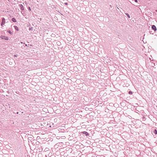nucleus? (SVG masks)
Returning a JSON list of instances; mask_svg holds the SVG:
<instances>
[{
	"instance_id": "nucleus-1",
	"label": "nucleus",
	"mask_w": 157,
	"mask_h": 157,
	"mask_svg": "<svg viewBox=\"0 0 157 157\" xmlns=\"http://www.w3.org/2000/svg\"><path fill=\"white\" fill-rule=\"evenodd\" d=\"M0 38L3 40H9V38L8 37L5 36H0Z\"/></svg>"
},
{
	"instance_id": "nucleus-19",
	"label": "nucleus",
	"mask_w": 157,
	"mask_h": 157,
	"mask_svg": "<svg viewBox=\"0 0 157 157\" xmlns=\"http://www.w3.org/2000/svg\"><path fill=\"white\" fill-rule=\"evenodd\" d=\"M85 109H86V110H87V109L86 108Z\"/></svg>"
},
{
	"instance_id": "nucleus-23",
	"label": "nucleus",
	"mask_w": 157,
	"mask_h": 157,
	"mask_svg": "<svg viewBox=\"0 0 157 157\" xmlns=\"http://www.w3.org/2000/svg\"><path fill=\"white\" fill-rule=\"evenodd\" d=\"M15 56H16V57H17V55H15Z\"/></svg>"
},
{
	"instance_id": "nucleus-27",
	"label": "nucleus",
	"mask_w": 157,
	"mask_h": 157,
	"mask_svg": "<svg viewBox=\"0 0 157 157\" xmlns=\"http://www.w3.org/2000/svg\"><path fill=\"white\" fill-rule=\"evenodd\" d=\"M8 1H9V0H8Z\"/></svg>"
},
{
	"instance_id": "nucleus-13",
	"label": "nucleus",
	"mask_w": 157,
	"mask_h": 157,
	"mask_svg": "<svg viewBox=\"0 0 157 157\" xmlns=\"http://www.w3.org/2000/svg\"><path fill=\"white\" fill-rule=\"evenodd\" d=\"M43 150V148H42V147H41V149H40V151H42Z\"/></svg>"
},
{
	"instance_id": "nucleus-21",
	"label": "nucleus",
	"mask_w": 157,
	"mask_h": 157,
	"mask_svg": "<svg viewBox=\"0 0 157 157\" xmlns=\"http://www.w3.org/2000/svg\"><path fill=\"white\" fill-rule=\"evenodd\" d=\"M150 34H151V32H150Z\"/></svg>"
},
{
	"instance_id": "nucleus-8",
	"label": "nucleus",
	"mask_w": 157,
	"mask_h": 157,
	"mask_svg": "<svg viewBox=\"0 0 157 157\" xmlns=\"http://www.w3.org/2000/svg\"><path fill=\"white\" fill-rule=\"evenodd\" d=\"M154 133L155 134H157V131L156 129H155L154 131Z\"/></svg>"
},
{
	"instance_id": "nucleus-15",
	"label": "nucleus",
	"mask_w": 157,
	"mask_h": 157,
	"mask_svg": "<svg viewBox=\"0 0 157 157\" xmlns=\"http://www.w3.org/2000/svg\"><path fill=\"white\" fill-rule=\"evenodd\" d=\"M135 2H138V0H135Z\"/></svg>"
},
{
	"instance_id": "nucleus-6",
	"label": "nucleus",
	"mask_w": 157,
	"mask_h": 157,
	"mask_svg": "<svg viewBox=\"0 0 157 157\" xmlns=\"http://www.w3.org/2000/svg\"><path fill=\"white\" fill-rule=\"evenodd\" d=\"M13 27L17 31L19 30V28L17 26L14 25Z\"/></svg>"
},
{
	"instance_id": "nucleus-24",
	"label": "nucleus",
	"mask_w": 157,
	"mask_h": 157,
	"mask_svg": "<svg viewBox=\"0 0 157 157\" xmlns=\"http://www.w3.org/2000/svg\"><path fill=\"white\" fill-rule=\"evenodd\" d=\"M90 109H90V111H91V110H91V109H92V108H91Z\"/></svg>"
},
{
	"instance_id": "nucleus-22",
	"label": "nucleus",
	"mask_w": 157,
	"mask_h": 157,
	"mask_svg": "<svg viewBox=\"0 0 157 157\" xmlns=\"http://www.w3.org/2000/svg\"><path fill=\"white\" fill-rule=\"evenodd\" d=\"M30 46H33L31 44H30Z\"/></svg>"
},
{
	"instance_id": "nucleus-14",
	"label": "nucleus",
	"mask_w": 157,
	"mask_h": 157,
	"mask_svg": "<svg viewBox=\"0 0 157 157\" xmlns=\"http://www.w3.org/2000/svg\"><path fill=\"white\" fill-rule=\"evenodd\" d=\"M28 9L30 11H31V8H30V7H29L28 8Z\"/></svg>"
},
{
	"instance_id": "nucleus-18",
	"label": "nucleus",
	"mask_w": 157,
	"mask_h": 157,
	"mask_svg": "<svg viewBox=\"0 0 157 157\" xmlns=\"http://www.w3.org/2000/svg\"><path fill=\"white\" fill-rule=\"evenodd\" d=\"M85 109H86V110H87V109L86 108Z\"/></svg>"
},
{
	"instance_id": "nucleus-5",
	"label": "nucleus",
	"mask_w": 157,
	"mask_h": 157,
	"mask_svg": "<svg viewBox=\"0 0 157 157\" xmlns=\"http://www.w3.org/2000/svg\"><path fill=\"white\" fill-rule=\"evenodd\" d=\"M82 133L86 135V136H88L89 135V133L86 132L84 131Z\"/></svg>"
},
{
	"instance_id": "nucleus-11",
	"label": "nucleus",
	"mask_w": 157,
	"mask_h": 157,
	"mask_svg": "<svg viewBox=\"0 0 157 157\" xmlns=\"http://www.w3.org/2000/svg\"><path fill=\"white\" fill-rule=\"evenodd\" d=\"M128 94H132V92L131 91H129L128 92Z\"/></svg>"
},
{
	"instance_id": "nucleus-25",
	"label": "nucleus",
	"mask_w": 157,
	"mask_h": 157,
	"mask_svg": "<svg viewBox=\"0 0 157 157\" xmlns=\"http://www.w3.org/2000/svg\"><path fill=\"white\" fill-rule=\"evenodd\" d=\"M90 109H90V111H91V110H91V109H92V108H91Z\"/></svg>"
},
{
	"instance_id": "nucleus-9",
	"label": "nucleus",
	"mask_w": 157,
	"mask_h": 157,
	"mask_svg": "<svg viewBox=\"0 0 157 157\" xmlns=\"http://www.w3.org/2000/svg\"><path fill=\"white\" fill-rule=\"evenodd\" d=\"M125 14L127 16V17H128V18H130V17L129 15V14L128 13H126Z\"/></svg>"
},
{
	"instance_id": "nucleus-16",
	"label": "nucleus",
	"mask_w": 157,
	"mask_h": 157,
	"mask_svg": "<svg viewBox=\"0 0 157 157\" xmlns=\"http://www.w3.org/2000/svg\"><path fill=\"white\" fill-rule=\"evenodd\" d=\"M65 5H67V2H66V3H65Z\"/></svg>"
},
{
	"instance_id": "nucleus-2",
	"label": "nucleus",
	"mask_w": 157,
	"mask_h": 157,
	"mask_svg": "<svg viewBox=\"0 0 157 157\" xmlns=\"http://www.w3.org/2000/svg\"><path fill=\"white\" fill-rule=\"evenodd\" d=\"M6 23L5 19L3 17L2 18V22L1 23V26H2L3 25H4Z\"/></svg>"
},
{
	"instance_id": "nucleus-4",
	"label": "nucleus",
	"mask_w": 157,
	"mask_h": 157,
	"mask_svg": "<svg viewBox=\"0 0 157 157\" xmlns=\"http://www.w3.org/2000/svg\"><path fill=\"white\" fill-rule=\"evenodd\" d=\"M19 6L21 10H24V8L22 5L19 4Z\"/></svg>"
},
{
	"instance_id": "nucleus-7",
	"label": "nucleus",
	"mask_w": 157,
	"mask_h": 157,
	"mask_svg": "<svg viewBox=\"0 0 157 157\" xmlns=\"http://www.w3.org/2000/svg\"><path fill=\"white\" fill-rule=\"evenodd\" d=\"M12 21L13 22H16V20L15 18H13L12 19Z\"/></svg>"
},
{
	"instance_id": "nucleus-10",
	"label": "nucleus",
	"mask_w": 157,
	"mask_h": 157,
	"mask_svg": "<svg viewBox=\"0 0 157 157\" xmlns=\"http://www.w3.org/2000/svg\"><path fill=\"white\" fill-rule=\"evenodd\" d=\"M7 32H8L9 33H10V34H12V32L8 30L7 31Z\"/></svg>"
},
{
	"instance_id": "nucleus-26",
	"label": "nucleus",
	"mask_w": 157,
	"mask_h": 157,
	"mask_svg": "<svg viewBox=\"0 0 157 157\" xmlns=\"http://www.w3.org/2000/svg\"><path fill=\"white\" fill-rule=\"evenodd\" d=\"M90 109H90V111H91V110H91V109H92V108H91Z\"/></svg>"
},
{
	"instance_id": "nucleus-12",
	"label": "nucleus",
	"mask_w": 157,
	"mask_h": 157,
	"mask_svg": "<svg viewBox=\"0 0 157 157\" xmlns=\"http://www.w3.org/2000/svg\"><path fill=\"white\" fill-rule=\"evenodd\" d=\"M33 28L32 27H31L29 29L30 30H33Z\"/></svg>"
},
{
	"instance_id": "nucleus-20",
	"label": "nucleus",
	"mask_w": 157,
	"mask_h": 157,
	"mask_svg": "<svg viewBox=\"0 0 157 157\" xmlns=\"http://www.w3.org/2000/svg\"><path fill=\"white\" fill-rule=\"evenodd\" d=\"M85 109H86V110H87V109L86 108Z\"/></svg>"
},
{
	"instance_id": "nucleus-3",
	"label": "nucleus",
	"mask_w": 157,
	"mask_h": 157,
	"mask_svg": "<svg viewBox=\"0 0 157 157\" xmlns=\"http://www.w3.org/2000/svg\"><path fill=\"white\" fill-rule=\"evenodd\" d=\"M151 28L155 32L156 30V28L155 25H153L151 26Z\"/></svg>"
},
{
	"instance_id": "nucleus-17",
	"label": "nucleus",
	"mask_w": 157,
	"mask_h": 157,
	"mask_svg": "<svg viewBox=\"0 0 157 157\" xmlns=\"http://www.w3.org/2000/svg\"><path fill=\"white\" fill-rule=\"evenodd\" d=\"M25 46H28V45H27L26 44L25 45Z\"/></svg>"
}]
</instances>
